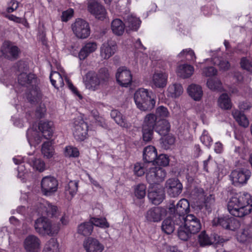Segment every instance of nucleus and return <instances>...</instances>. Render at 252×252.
Returning a JSON list of instances; mask_svg holds the SVG:
<instances>
[{
	"instance_id": "obj_1",
	"label": "nucleus",
	"mask_w": 252,
	"mask_h": 252,
	"mask_svg": "<svg viewBox=\"0 0 252 252\" xmlns=\"http://www.w3.org/2000/svg\"><path fill=\"white\" fill-rule=\"evenodd\" d=\"M227 209L232 216L243 218L252 212V196L243 192L232 196L227 203Z\"/></svg>"
},
{
	"instance_id": "obj_2",
	"label": "nucleus",
	"mask_w": 252,
	"mask_h": 252,
	"mask_svg": "<svg viewBox=\"0 0 252 252\" xmlns=\"http://www.w3.org/2000/svg\"><path fill=\"white\" fill-rule=\"evenodd\" d=\"M176 223L179 225L178 236L183 241L188 240L191 236L198 232L201 228L199 219L193 215H188L185 217H180L179 220H176Z\"/></svg>"
},
{
	"instance_id": "obj_3",
	"label": "nucleus",
	"mask_w": 252,
	"mask_h": 252,
	"mask_svg": "<svg viewBox=\"0 0 252 252\" xmlns=\"http://www.w3.org/2000/svg\"><path fill=\"white\" fill-rule=\"evenodd\" d=\"M38 127L39 131L33 126L27 130V137L31 146H35L39 144L42 137L46 139H51L53 136L55 128L52 122L41 121Z\"/></svg>"
},
{
	"instance_id": "obj_4",
	"label": "nucleus",
	"mask_w": 252,
	"mask_h": 252,
	"mask_svg": "<svg viewBox=\"0 0 252 252\" xmlns=\"http://www.w3.org/2000/svg\"><path fill=\"white\" fill-rule=\"evenodd\" d=\"M109 79L108 70L106 68H102L97 73H88L85 84L86 88L90 91H102L107 87Z\"/></svg>"
},
{
	"instance_id": "obj_5",
	"label": "nucleus",
	"mask_w": 252,
	"mask_h": 252,
	"mask_svg": "<svg viewBox=\"0 0 252 252\" xmlns=\"http://www.w3.org/2000/svg\"><path fill=\"white\" fill-rule=\"evenodd\" d=\"M135 103L140 110L146 111L153 109L156 104V96L152 91L140 88L134 95Z\"/></svg>"
},
{
	"instance_id": "obj_6",
	"label": "nucleus",
	"mask_w": 252,
	"mask_h": 252,
	"mask_svg": "<svg viewBox=\"0 0 252 252\" xmlns=\"http://www.w3.org/2000/svg\"><path fill=\"white\" fill-rule=\"evenodd\" d=\"M34 227L35 231L41 236H55L60 229L58 224L53 223L45 217H41L35 220Z\"/></svg>"
},
{
	"instance_id": "obj_7",
	"label": "nucleus",
	"mask_w": 252,
	"mask_h": 252,
	"mask_svg": "<svg viewBox=\"0 0 252 252\" xmlns=\"http://www.w3.org/2000/svg\"><path fill=\"white\" fill-rule=\"evenodd\" d=\"M63 78L66 82L69 89L75 94L79 97L81 95L77 91L76 88L69 81L66 77L64 69L62 68L58 69V71H52L50 73V79L52 85L56 88L63 87L64 86Z\"/></svg>"
},
{
	"instance_id": "obj_8",
	"label": "nucleus",
	"mask_w": 252,
	"mask_h": 252,
	"mask_svg": "<svg viewBox=\"0 0 252 252\" xmlns=\"http://www.w3.org/2000/svg\"><path fill=\"white\" fill-rule=\"evenodd\" d=\"M146 179L151 186L158 185L166 176L164 169L159 166H156L154 163L147 165Z\"/></svg>"
},
{
	"instance_id": "obj_9",
	"label": "nucleus",
	"mask_w": 252,
	"mask_h": 252,
	"mask_svg": "<svg viewBox=\"0 0 252 252\" xmlns=\"http://www.w3.org/2000/svg\"><path fill=\"white\" fill-rule=\"evenodd\" d=\"M74 138L77 141H84L88 137V126L81 118L74 120L71 127Z\"/></svg>"
},
{
	"instance_id": "obj_10",
	"label": "nucleus",
	"mask_w": 252,
	"mask_h": 252,
	"mask_svg": "<svg viewBox=\"0 0 252 252\" xmlns=\"http://www.w3.org/2000/svg\"><path fill=\"white\" fill-rule=\"evenodd\" d=\"M251 176V171L243 168L233 170L229 175L230 180L234 186L246 184Z\"/></svg>"
},
{
	"instance_id": "obj_11",
	"label": "nucleus",
	"mask_w": 252,
	"mask_h": 252,
	"mask_svg": "<svg viewBox=\"0 0 252 252\" xmlns=\"http://www.w3.org/2000/svg\"><path fill=\"white\" fill-rule=\"evenodd\" d=\"M41 191L46 196H50L54 194L58 189V182L52 176L44 177L40 182Z\"/></svg>"
},
{
	"instance_id": "obj_12",
	"label": "nucleus",
	"mask_w": 252,
	"mask_h": 252,
	"mask_svg": "<svg viewBox=\"0 0 252 252\" xmlns=\"http://www.w3.org/2000/svg\"><path fill=\"white\" fill-rule=\"evenodd\" d=\"M36 211L49 217H57L60 214L57 207L43 199H40L35 206Z\"/></svg>"
},
{
	"instance_id": "obj_13",
	"label": "nucleus",
	"mask_w": 252,
	"mask_h": 252,
	"mask_svg": "<svg viewBox=\"0 0 252 252\" xmlns=\"http://www.w3.org/2000/svg\"><path fill=\"white\" fill-rule=\"evenodd\" d=\"M72 30L75 36L80 39L87 38L90 34L89 23L81 19H77L71 25Z\"/></svg>"
},
{
	"instance_id": "obj_14",
	"label": "nucleus",
	"mask_w": 252,
	"mask_h": 252,
	"mask_svg": "<svg viewBox=\"0 0 252 252\" xmlns=\"http://www.w3.org/2000/svg\"><path fill=\"white\" fill-rule=\"evenodd\" d=\"M88 10L98 20L102 21L107 18L106 9L96 0H88Z\"/></svg>"
},
{
	"instance_id": "obj_15",
	"label": "nucleus",
	"mask_w": 252,
	"mask_h": 252,
	"mask_svg": "<svg viewBox=\"0 0 252 252\" xmlns=\"http://www.w3.org/2000/svg\"><path fill=\"white\" fill-rule=\"evenodd\" d=\"M194 193L198 200L202 203L201 208L204 207L206 210L210 211L215 205V195L213 194L205 195L204 190L201 188H195Z\"/></svg>"
},
{
	"instance_id": "obj_16",
	"label": "nucleus",
	"mask_w": 252,
	"mask_h": 252,
	"mask_svg": "<svg viewBox=\"0 0 252 252\" xmlns=\"http://www.w3.org/2000/svg\"><path fill=\"white\" fill-rule=\"evenodd\" d=\"M19 53V49L16 46L9 41H5L2 44L0 51V57L13 60L16 59Z\"/></svg>"
},
{
	"instance_id": "obj_17",
	"label": "nucleus",
	"mask_w": 252,
	"mask_h": 252,
	"mask_svg": "<svg viewBox=\"0 0 252 252\" xmlns=\"http://www.w3.org/2000/svg\"><path fill=\"white\" fill-rule=\"evenodd\" d=\"M166 214V209L160 207H154L146 212L145 217L148 222H158L160 221Z\"/></svg>"
},
{
	"instance_id": "obj_18",
	"label": "nucleus",
	"mask_w": 252,
	"mask_h": 252,
	"mask_svg": "<svg viewBox=\"0 0 252 252\" xmlns=\"http://www.w3.org/2000/svg\"><path fill=\"white\" fill-rule=\"evenodd\" d=\"M167 194L171 197L178 196L182 191L183 185L176 178L168 179L165 184Z\"/></svg>"
},
{
	"instance_id": "obj_19",
	"label": "nucleus",
	"mask_w": 252,
	"mask_h": 252,
	"mask_svg": "<svg viewBox=\"0 0 252 252\" xmlns=\"http://www.w3.org/2000/svg\"><path fill=\"white\" fill-rule=\"evenodd\" d=\"M117 44L111 39L104 41L100 47V56L103 60H108L116 53Z\"/></svg>"
},
{
	"instance_id": "obj_20",
	"label": "nucleus",
	"mask_w": 252,
	"mask_h": 252,
	"mask_svg": "<svg viewBox=\"0 0 252 252\" xmlns=\"http://www.w3.org/2000/svg\"><path fill=\"white\" fill-rule=\"evenodd\" d=\"M116 77L117 81L122 87H127L132 82L131 73L126 67H121L118 69Z\"/></svg>"
},
{
	"instance_id": "obj_21",
	"label": "nucleus",
	"mask_w": 252,
	"mask_h": 252,
	"mask_svg": "<svg viewBox=\"0 0 252 252\" xmlns=\"http://www.w3.org/2000/svg\"><path fill=\"white\" fill-rule=\"evenodd\" d=\"M148 196L153 204L158 205L164 198V191L162 187L160 185H153L150 187Z\"/></svg>"
},
{
	"instance_id": "obj_22",
	"label": "nucleus",
	"mask_w": 252,
	"mask_h": 252,
	"mask_svg": "<svg viewBox=\"0 0 252 252\" xmlns=\"http://www.w3.org/2000/svg\"><path fill=\"white\" fill-rule=\"evenodd\" d=\"M83 246L86 252H102L104 247L97 239L88 237L84 240Z\"/></svg>"
},
{
	"instance_id": "obj_23",
	"label": "nucleus",
	"mask_w": 252,
	"mask_h": 252,
	"mask_svg": "<svg viewBox=\"0 0 252 252\" xmlns=\"http://www.w3.org/2000/svg\"><path fill=\"white\" fill-rule=\"evenodd\" d=\"M26 162L33 169L39 172H42L46 169L45 162L42 159L35 157L32 154H29V156L26 158Z\"/></svg>"
},
{
	"instance_id": "obj_24",
	"label": "nucleus",
	"mask_w": 252,
	"mask_h": 252,
	"mask_svg": "<svg viewBox=\"0 0 252 252\" xmlns=\"http://www.w3.org/2000/svg\"><path fill=\"white\" fill-rule=\"evenodd\" d=\"M40 241L36 236L30 235L24 241V247L28 252H34L40 248Z\"/></svg>"
},
{
	"instance_id": "obj_25",
	"label": "nucleus",
	"mask_w": 252,
	"mask_h": 252,
	"mask_svg": "<svg viewBox=\"0 0 252 252\" xmlns=\"http://www.w3.org/2000/svg\"><path fill=\"white\" fill-rule=\"evenodd\" d=\"M174 210L176 211L174 218L179 220V217H185V215L189 211V201L186 199H181L176 205Z\"/></svg>"
},
{
	"instance_id": "obj_26",
	"label": "nucleus",
	"mask_w": 252,
	"mask_h": 252,
	"mask_svg": "<svg viewBox=\"0 0 252 252\" xmlns=\"http://www.w3.org/2000/svg\"><path fill=\"white\" fill-rule=\"evenodd\" d=\"M168 74L162 72H156L153 74L152 82L157 88H164L167 84Z\"/></svg>"
},
{
	"instance_id": "obj_27",
	"label": "nucleus",
	"mask_w": 252,
	"mask_h": 252,
	"mask_svg": "<svg viewBox=\"0 0 252 252\" xmlns=\"http://www.w3.org/2000/svg\"><path fill=\"white\" fill-rule=\"evenodd\" d=\"M97 49V44L94 42L86 43L80 50L78 57L80 60H85L90 54L94 52Z\"/></svg>"
},
{
	"instance_id": "obj_28",
	"label": "nucleus",
	"mask_w": 252,
	"mask_h": 252,
	"mask_svg": "<svg viewBox=\"0 0 252 252\" xmlns=\"http://www.w3.org/2000/svg\"><path fill=\"white\" fill-rule=\"evenodd\" d=\"M157 151L155 147L148 146L143 151V159L148 164L154 163L157 157Z\"/></svg>"
},
{
	"instance_id": "obj_29",
	"label": "nucleus",
	"mask_w": 252,
	"mask_h": 252,
	"mask_svg": "<svg viewBox=\"0 0 252 252\" xmlns=\"http://www.w3.org/2000/svg\"><path fill=\"white\" fill-rule=\"evenodd\" d=\"M27 157H21V156H16L13 158V162L15 164H19L18 167V177L22 180L24 179L26 175L28 173V170L26 169L25 165L23 164L26 162Z\"/></svg>"
},
{
	"instance_id": "obj_30",
	"label": "nucleus",
	"mask_w": 252,
	"mask_h": 252,
	"mask_svg": "<svg viewBox=\"0 0 252 252\" xmlns=\"http://www.w3.org/2000/svg\"><path fill=\"white\" fill-rule=\"evenodd\" d=\"M18 81L21 85L27 86L29 85H32L35 83L36 78L33 74L22 72L18 75Z\"/></svg>"
},
{
	"instance_id": "obj_31",
	"label": "nucleus",
	"mask_w": 252,
	"mask_h": 252,
	"mask_svg": "<svg viewBox=\"0 0 252 252\" xmlns=\"http://www.w3.org/2000/svg\"><path fill=\"white\" fill-rule=\"evenodd\" d=\"M193 71V67L188 64L180 65L178 66L177 69V75L183 78L189 77L192 75Z\"/></svg>"
},
{
	"instance_id": "obj_32",
	"label": "nucleus",
	"mask_w": 252,
	"mask_h": 252,
	"mask_svg": "<svg viewBox=\"0 0 252 252\" xmlns=\"http://www.w3.org/2000/svg\"><path fill=\"white\" fill-rule=\"evenodd\" d=\"M189 94L194 100H199L203 95V91L200 86L196 84H191L188 88Z\"/></svg>"
},
{
	"instance_id": "obj_33",
	"label": "nucleus",
	"mask_w": 252,
	"mask_h": 252,
	"mask_svg": "<svg viewBox=\"0 0 252 252\" xmlns=\"http://www.w3.org/2000/svg\"><path fill=\"white\" fill-rule=\"evenodd\" d=\"M170 129V123L166 120H162L158 122L155 130L159 135L164 136L167 135Z\"/></svg>"
},
{
	"instance_id": "obj_34",
	"label": "nucleus",
	"mask_w": 252,
	"mask_h": 252,
	"mask_svg": "<svg viewBox=\"0 0 252 252\" xmlns=\"http://www.w3.org/2000/svg\"><path fill=\"white\" fill-rule=\"evenodd\" d=\"M78 188L77 181H70L65 187V193L68 199H71L76 194Z\"/></svg>"
},
{
	"instance_id": "obj_35",
	"label": "nucleus",
	"mask_w": 252,
	"mask_h": 252,
	"mask_svg": "<svg viewBox=\"0 0 252 252\" xmlns=\"http://www.w3.org/2000/svg\"><path fill=\"white\" fill-rule=\"evenodd\" d=\"M110 115L111 118L120 126L126 128L129 126V124L126 121L125 117L118 110H112Z\"/></svg>"
},
{
	"instance_id": "obj_36",
	"label": "nucleus",
	"mask_w": 252,
	"mask_h": 252,
	"mask_svg": "<svg viewBox=\"0 0 252 252\" xmlns=\"http://www.w3.org/2000/svg\"><path fill=\"white\" fill-rule=\"evenodd\" d=\"M125 29V25L121 20L116 19L112 21L111 30L115 34L117 35H122L124 32Z\"/></svg>"
},
{
	"instance_id": "obj_37",
	"label": "nucleus",
	"mask_w": 252,
	"mask_h": 252,
	"mask_svg": "<svg viewBox=\"0 0 252 252\" xmlns=\"http://www.w3.org/2000/svg\"><path fill=\"white\" fill-rule=\"evenodd\" d=\"M173 220L171 218H168L164 220L162 223L161 229L163 231L167 234L172 233L175 229V224L177 225L176 220H178L174 217Z\"/></svg>"
},
{
	"instance_id": "obj_38",
	"label": "nucleus",
	"mask_w": 252,
	"mask_h": 252,
	"mask_svg": "<svg viewBox=\"0 0 252 252\" xmlns=\"http://www.w3.org/2000/svg\"><path fill=\"white\" fill-rule=\"evenodd\" d=\"M41 151L43 157L48 159L52 158L55 153L54 147L50 141L44 142L42 145Z\"/></svg>"
},
{
	"instance_id": "obj_39",
	"label": "nucleus",
	"mask_w": 252,
	"mask_h": 252,
	"mask_svg": "<svg viewBox=\"0 0 252 252\" xmlns=\"http://www.w3.org/2000/svg\"><path fill=\"white\" fill-rule=\"evenodd\" d=\"M207 87L213 91L220 92L222 90V84L220 79L217 77L210 78L206 82Z\"/></svg>"
},
{
	"instance_id": "obj_40",
	"label": "nucleus",
	"mask_w": 252,
	"mask_h": 252,
	"mask_svg": "<svg viewBox=\"0 0 252 252\" xmlns=\"http://www.w3.org/2000/svg\"><path fill=\"white\" fill-rule=\"evenodd\" d=\"M232 114L239 125L244 127H247L249 125V122L246 116L240 111L234 110Z\"/></svg>"
},
{
	"instance_id": "obj_41",
	"label": "nucleus",
	"mask_w": 252,
	"mask_h": 252,
	"mask_svg": "<svg viewBox=\"0 0 252 252\" xmlns=\"http://www.w3.org/2000/svg\"><path fill=\"white\" fill-rule=\"evenodd\" d=\"M219 106L222 109L228 110L232 107V103L230 97L227 94H221L218 98Z\"/></svg>"
},
{
	"instance_id": "obj_42",
	"label": "nucleus",
	"mask_w": 252,
	"mask_h": 252,
	"mask_svg": "<svg viewBox=\"0 0 252 252\" xmlns=\"http://www.w3.org/2000/svg\"><path fill=\"white\" fill-rule=\"evenodd\" d=\"M93 230V226L90 221L84 222L78 226L77 232L79 234L83 236L90 235Z\"/></svg>"
},
{
	"instance_id": "obj_43",
	"label": "nucleus",
	"mask_w": 252,
	"mask_h": 252,
	"mask_svg": "<svg viewBox=\"0 0 252 252\" xmlns=\"http://www.w3.org/2000/svg\"><path fill=\"white\" fill-rule=\"evenodd\" d=\"M126 24L130 30L137 31L140 27L141 21L139 18L130 15H128L126 19Z\"/></svg>"
},
{
	"instance_id": "obj_44",
	"label": "nucleus",
	"mask_w": 252,
	"mask_h": 252,
	"mask_svg": "<svg viewBox=\"0 0 252 252\" xmlns=\"http://www.w3.org/2000/svg\"><path fill=\"white\" fill-rule=\"evenodd\" d=\"M167 91L171 97L176 98L182 94L183 89L181 84L175 83L168 87Z\"/></svg>"
},
{
	"instance_id": "obj_45",
	"label": "nucleus",
	"mask_w": 252,
	"mask_h": 252,
	"mask_svg": "<svg viewBox=\"0 0 252 252\" xmlns=\"http://www.w3.org/2000/svg\"><path fill=\"white\" fill-rule=\"evenodd\" d=\"M158 122L157 115L150 113L145 116L142 126L155 128Z\"/></svg>"
},
{
	"instance_id": "obj_46",
	"label": "nucleus",
	"mask_w": 252,
	"mask_h": 252,
	"mask_svg": "<svg viewBox=\"0 0 252 252\" xmlns=\"http://www.w3.org/2000/svg\"><path fill=\"white\" fill-rule=\"evenodd\" d=\"M42 252H59V244L56 238H51L46 244Z\"/></svg>"
},
{
	"instance_id": "obj_47",
	"label": "nucleus",
	"mask_w": 252,
	"mask_h": 252,
	"mask_svg": "<svg viewBox=\"0 0 252 252\" xmlns=\"http://www.w3.org/2000/svg\"><path fill=\"white\" fill-rule=\"evenodd\" d=\"M178 57L181 59H186L190 62H195L196 56L194 51L190 48L183 49L178 55Z\"/></svg>"
},
{
	"instance_id": "obj_48",
	"label": "nucleus",
	"mask_w": 252,
	"mask_h": 252,
	"mask_svg": "<svg viewBox=\"0 0 252 252\" xmlns=\"http://www.w3.org/2000/svg\"><path fill=\"white\" fill-rule=\"evenodd\" d=\"M92 225L100 227L103 228H108L109 224L105 218H92L90 219Z\"/></svg>"
},
{
	"instance_id": "obj_49",
	"label": "nucleus",
	"mask_w": 252,
	"mask_h": 252,
	"mask_svg": "<svg viewBox=\"0 0 252 252\" xmlns=\"http://www.w3.org/2000/svg\"><path fill=\"white\" fill-rule=\"evenodd\" d=\"M64 155L67 158H77L79 156L80 153L78 149L72 146H66L64 150Z\"/></svg>"
},
{
	"instance_id": "obj_50",
	"label": "nucleus",
	"mask_w": 252,
	"mask_h": 252,
	"mask_svg": "<svg viewBox=\"0 0 252 252\" xmlns=\"http://www.w3.org/2000/svg\"><path fill=\"white\" fill-rule=\"evenodd\" d=\"M198 240L199 244L201 246L210 245L212 244L211 238L206 234L205 231H202L198 235Z\"/></svg>"
},
{
	"instance_id": "obj_51",
	"label": "nucleus",
	"mask_w": 252,
	"mask_h": 252,
	"mask_svg": "<svg viewBox=\"0 0 252 252\" xmlns=\"http://www.w3.org/2000/svg\"><path fill=\"white\" fill-rule=\"evenodd\" d=\"M229 216L221 217L215 219L213 221V225H220L222 227L227 229L230 219Z\"/></svg>"
},
{
	"instance_id": "obj_52",
	"label": "nucleus",
	"mask_w": 252,
	"mask_h": 252,
	"mask_svg": "<svg viewBox=\"0 0 252 252\" xmlns=\"http://www.w3.org/2000/svg\"><path fill=\"white\" fill-rule=\"evenodd\" d=\"M214 63L219 66L220 70L226 71L230 68V65L229 62L223 59L219 58L214 59Z\"/></svg>"
},
{
	"instance_id": "obj_53",
	"label": "nucleus",
	"mask_w": 252,
	"mask_h": 252,
	"mask_svg": "<svg viewBox=\"0 0 252 252\" xmlns=\"http://www.w3.org/2000/svg\"><path fill=\"white\" fill-rule=\"evenodd\" d=\"M146 193V186L143 184L137 185L134 188V194L138 198H142Z\"/></svg>"
},
{
	"instance_id": "obj_54",
	"label": "nucleus",
	"mask_w": 252,
	"mask_h": 252,
	"mask_svg": "<svg viewBox=\"0 0 252 252\" xmlns=\"http://www.w3.org/2000/svg\"><path fill=\"white\" fill-rule=\"evenodd\" d=\"M200 139L202 143L209 148L213 142L212 138L209 135L208 132L206 130H203Z\"/></svg>"
},
{
	"instance_id": "obj_55",
	"label": "nucleus",
	"mask_w": 252,
	"mask_h": 252,
	"mask_svg": "<svg viewBox=\"0 0 252 252\" xmlns=\"http://www.w3.org/2000/svg\"><path fill=\"white\" fill-rule=\"evenodd\" d=\"M154 128L142 126V133L143 140L146 142L150 141L152 138Z\"/></svg>"
},
{
	"instance_id": "obj_56",
	"label": "nucleus",
	"mask_w": 252,
	"mask_h": 252,
	"mask_svg": "<svg viewBox=\"0 0 252 252\" xmlns=\"http://www.w3.org/2000/svg\"><path fill=\"white\" fill-rule=\"evenodd\" d=\"M169 159L167 155L164 154L160 155L156 158L155 163H156L159 166H166L168 165Z\"/></svg>"
},
{
	"instance_id": "obj_57",
	"label": "nucleus",
	"mask_w": 252,
	"mask_h": 252,
	"mask_svg": "<svg viewBox=\"0 0 252 252\" xmlns=\"http://www.w3.org/2000/svg\"><path fill=\"white\" fill-rule=\"evenodd\" d=\"M147 165H148V164L146 163L143 165L140 163H136L134 167V174L138 176L143 175L145 173V169L146 168L147 169L146 167Z\"/></svg>"
},
{
	"instance_id": "obj_58",
	"label": "nucleus",
	"mask_w": 252,
	"mask_h": 252,
	"mask_svg": "<svg viewBox=\"0 0 252 252\" xmlns=\"http://www.w3.org/2000/svg\"><path fill=\"white\" fill-rule=\"evenodd\" d=\"M218 73V70L213 66H207L204 67L202 71V75L205 77H213Z\"/></svg>"
},
{
	"instance_id": "obj_59",
	"label": "nucleus",
	"mask_w": 252,
	"mask_h": 252,
	"mask_svg": "<svg viewBox=\"0 0 252 252\" xmlns=\"http://www.w3.org/2000/svg\"><path fill=\"white\" fill-rule=\"evenodd\" d=\"M240 65L242 68L249 71H252V60L243 57L241 59Z\"/></svg>"
},
{
	"instance_id": "obj_60",
	"label": "nucleus",
	"mask_w": 252,
	"mask_h": 252,
	"mask_svg": "<svg viewBox=\"0 0 252 252\" xmlns=\"http://www.w3.org/2000/svg\"><path fill=\"white\" fill-rule=\"evenodd\" d=\"M251 238L252 235L249 233L248 229H244L237 236L238 240L242 243L249 241Z\"/></svg>"
},
{
	"instance_id": "obj_61",
	"label": "nucleus",
	"mask_w": 252,
	"mask_h": 252,
	"mask_svg": "<svg viewBox=\"0 0 252 252\" xmlns=\"http://www.w3.org/2000/svg\"><path fill=\"white\" fill-rule=\"evenodd\" d=\"M156 114L157 116L160 118L167 117L169 115V112L167 108L163 106L158 107L156 110Z\"/></svg>"
},
{
	"instance_id": "obj_62",
	"label": "nucleus",
	"mask_w": 252,
	"mask_h": 252,
	"mask_svg": "<svg viewBox=\"0 0 252 252\" xmlns=\"http://www.w3.org/2000/svg\"><path fill=\"white\" fill-rule=\"evenodd\" d=\"M240 226V222L236 219L230 217L227 229L234 231L239 228Z\"/></svg>"
},
{
	"instance_id": "obj_63",
	"label": "nucleus",
	"mask_w": 252,
	"mask_h": 252,
	"mask_svg": "<svg viewBox=\"0 0 252 252\" xmlns=\"http://www.w3.org/2000/svg\"><path fill=\"white\" fill-rule=\"evenodd\" d=\"M74 11L73 9L69 8L66 11L63 12L62 20L63 22H67L73 16Z\"/></svg>"
},
{
	"instance_id": "obj_64",
	"label": "nucleus",
	"mask_w": 252,
	"mask_h": 252,
	"mask_svg": "<svg viewBox=\"0 0 252 252\" xmlns=\"http://www.w3.org/2000/svg\"><path fill=\"white\" fill-rule=\"evenodd\" d=\"M46 109L44 104H41L36 109L35 112V115L38 118H41L43 117L46 113Z\"/></svg>"
}]
</instances>
